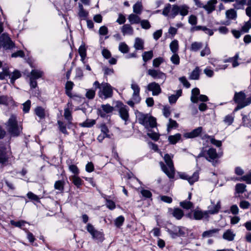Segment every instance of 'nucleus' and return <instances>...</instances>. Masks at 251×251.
Segmentation results:
<instances>
[{"label":"nucleus","mask_w":251,"mask_h":251,"mask_svg":"<svg viewBox=\"0 0 251 251\" xmlns=\"http://www.w3.org/2000/svg\"><path fill=\"white\" fill-rule=\"evenodd\" d=\"M189 9V7L185 4L180 5L174 4L172 6L168 3L163 9L162 14L165 16H169L171 18H174L178 14L184 17L188 15Z\"/></svg>","instance_id":"1"},{"label":"nucleus","mask_w":251,"mask_h":251,"mask_svg":"<svg viewBox=\"0 0 251 251\" xmlns=\"http://www.w3.org/2000/svg\"><path fill=\"white\" fill-rule=\"evenodd\" d=\"M172 158L173 156H171L169 154H166L164 156V161L168 167L162 162L159 163L162 170L170 178H174L175 176V168Z\"/></svg>","instance_id":"2"},{"label":"nucleus","mask_w":251,"mask_h":251,"mask_svg":"<svg viewBox=\"0 0 251 251\" xmlns=\"http://www.w3.org/2000/svg\"><path fill=\"white\" fill-rule=\"evenodd\" d=\"M234 100L237 104L235 111L241 109L251 103V96L246 98V94L242 91L236 92L234 96Z\"/></svg>","instance_id":"3"},{"label":"nucleus","mask_w":251,"mask_h":251,"mask_svg":"<svg viewBox=\"0 0 251 251\" xmlns=\"http://www.w3.org/2000/svg\"><path fill=\"white\" fill-rule=\"evenodd\" d=\"M7 129L8 132L13 136H19L22 132V127L18 126L16 118L15 116H11L7 122Z\"/></svg>","instance_id":"4"},{"label":"nucleus","mask_w":251,"mask_h":251,"mask_svg":"<svg viewBox=\"0 0 251 251\" xmlns=\"http://www.w3.org/2000/svg\"><path fill=\"white\" fill-rule=\"evenodd\" d=\"M3 31L2 24L0 23V34ZM3 47L5 49H12L14 47V43L6 33H3L0 36V48Z\"/></svg>","instance_id":"5"},{"label":"nucleus","mask_w":251,"mask_h":251,"mask_svg":"<svg viewBox=\"0 0 251 251\" xmlns=\"http://www.w3.org/2000/svg\"><path fill=\"white\" fill-rule=\"evenodd\" d=\"M98 94L102 99L105 100L110 98L113 95L112 87L107 83H102L101 84V89Z\"/></svg>","instance_id":"6"},{"label":"nucleus","mask_w":251,"mask_h":251,"mask_svg":"<svg viewBox=\"0 0 251 251\" xmlns=\"http://www.w3.org/2000/svg\"><path fill=\"white\" fill-rule=\"evenodd\" d=\"M44 75V72L40 70H32L28 75L29 78L30 86L31 88H35L37 86L36 79L41 78Z\"/></svg>","instance_id":"7"},{"label":"nucleus","mask_w":251,"mask_h":251,"mask_svg":"<svg viewBox=\"0 0 251 251\" xmlns=\"http://www.w3.org/2000/svg\"><path fill=\"white\" fill-rule=\"evenodd\" d=\"M87 231L91 234L93 239L102 242L104 240V234L101 231L95 229L94 226L88 223L86 226Z\"/></svg>","instance_id":"8"},{"label":"nucleus","mask_w":251,"mask_h":251,"mask_svg":"<svg viewBox=\"0 0 251 251\" xmlns=\"http://www.w3.org/2000/svg\"><path fill=\"white\" fill-rule=\"evenodd\" d=\"M185 228L182 226H173L167 228V232L172 238H176L178 237L184 236L185 234Z\"/></svg>","instance_id":"9"},{"label":"nucleus","mask_w":251,"mask_h":251,"mask_svg":"<svg viewBox=\"0 0 251 251\" xmlns=\"http://www.w3.org/2000/svg\"><path fill=\"white\" fill-rule=\"evenodd\" d=\"M204 157L209 161L212 162L218 157L216 149L210 148L207 151L202 150L199 153L198 157Z\"/></svg>","instance_id":"10"},{"label":"nucleus","mask_w":251,"mask_h":251,"mask_svg":"<svg viewBox=\"0 0 251 251\" xmlns=\"http://www.w3.org/2000/svg\"><path fill=\"white\" fill-rule=\"evenodd\" d=\"M178 175L179 178L187 180L190 185H193L194 183L198 180L199 178V174L197 171L194 173L192 176H189L186 173L182 172H178Z\"/></svg>","instance_id":"11"},{"label":"nucleus","mask_w":251,"mask_h":251,"mask_svg":"<svg viewBox=\"0 0 251 251\" xmlns=\"http://www.w3.org/2000/svg\"><path fill=\"white\" fill-rule=\"evenodd\" d=\"M147 74L154 79H160L162 80L163 82L165 81L166 78V75L164 73L157 70L149 69Z\"/></svg>","instance_id":"12"},{"label":"nucleus","mask_w":251,"mask_h":251,"mask_svg":"<svg viewBox=\"0 0 251 251\" xmlns=\"http://www.w3.org/2000/svg\"><path fill=\"white\" fill-rule=\"evenodd\" d=\"M117 106L119 108V112L121 118L125 121L128 119V108L121 102H118Z\"/></svg>","instance_id":"13"},{"label":"nucleus","mask_w":251,"mask_h":251,"mask_svg":"<svg viewBox=\"0 0 251 251\" xmlns=\"http://www.w3.org/2000/svg\"><path fill=\"white\" fill-rule=\"evenodd\" d=\"M131 88L133 91L132 96V100L136 103H139L141 100L139 96L140 88L139 85L133 81L131 84Z\"/></svg>","instance_id":"14"},{"label":"nucleus","mask_w":251,"mask_h":251,"mask_svg":"<svg viewBox=\"0 0 251 251\" xmlns=\"http://www.w3.org/2000/svg\"><path fill=\"white\" fill-rule=\"evenodd\" d=\"M147 89L149 91H152L153 96H157L161 92L160 85L155 82L149 83L147 86Z\"/></svg>","instance_id":"15"},{"label":"nucleus","mask_w":251,"mask_h":251,"mask_svg":"<svg viewBox=\"0 0 251 251\" xmlns=\"http://www.w3.org/2000/svg\"><path fill=\"white\" fill-rule=\"evenodd\" d=\"M221 208L220 201H218L215 204L214 202H211V204L208 207V210H206L208 215L217 214Z\"/></svg>","instance_id":"16"},{"label":"nucleus","mask_w":251,"mask_h":251,"mask_svg":"<svg viewBox=\"0 0 251 251\" xmlns=\"http://www.w3.org/2000/svg\"><path fill=\"white\" fill-rule=\"evenodd\" d=\"M194 219L196 220H201L202 218H207L209 216L206 211H202L199 209H195L193 212Z\"/></svg>","instance_id":"17"},{"label":"nucleus","mask_w":251,"mask_h":251,"mask_svg":"<svg viewBox=\"0 0 251 251\" xmlns=\"http://www.w3.org/2000/svg\"><path fill=\"white\" fill-rule=\"evenodd\" d=\"M202 127H198L190 132L186 133L184 136L186 138H193L198 137L202 132Z\"/></svg>","instance_id":"18"},{"label":"nucleus","mask_w":251,"mask_h":251,"mask_svg":"<svg viewBox=\"0 0 251 251\" xmlns=\"http://www.w3.org/2000/svg\"><path fill=\"white\" fill-rule=\"evenodd\" d=\"M217 3V0H210L207 2V3L204 5L201 4V7H203L205 9L208 13H210L215 10V5Z\"/></svg>","instance_id":"19"},{"label":"nucleus","mask_w":251,"mask_h":251,"mask_svg":"<svg viewBox=\"0 0 251 251\" xmlns=\"http://www.w3.org/2000/svg\"><path fill=\"white\" fill-rule=\"evenodd\" d=\"M72 103L68 102L67 104V107L64 109V116L65 119L67 120L69 123H71L72 120Z\"/></svg>","instance_id":"20"},{"label":"nucleus","mask_w":251,"mask_h":251,"mask_svg":"<svg viewBox=\"0 0 251 251\" xmlns=\"http://www.w3.org/2000/svg\"><path fill=\"white\" fill-rule=\"evenodd\" d=\"M10 154L4 148H0V163L4 164L8 161Z\"/></svg>","instance_id":"21"},{"label":"nucleus","mask_w":251,"mask_h":251,"mask_svg":"<svg viewBox=\"0 0 251 251\" xmlns=\"http://www.w3.org/2000/svg\"><path fill=\"white\" fill-rule=\"evenodd\" d=\"M150 117L147 114L139 113L138 116V122L140 124L147 127L148 126V121Z\"/></svg>","instance_id":"22"},{"label":"nucleus","mask_w":251,"mask_h":251,"mask_svg":"<svg viewBox=\"0 0 251 251\" xmlns=\"http://www.w3.org/2000/svg\"><path fill=\"white\" fill-rule=\"evenodd\" d=\"M133 31L132 27L129 24L124 25L121 27V31L124 35H132L133 34Z\"/></svg>","instance_id":"23"},{"label":"nucleus","mask_w":251,"mask_h":251,"mask_svg":"<svg viewBox=\"0 0 251 251\" xmlns=\"http://www.w3.org/2000/svg\"><path fill=\"white\" fill-rule=\"evenodd\" d=\"M200 95V90L198 88L193 89L191 91V101L193 103H197Z\"/></svg>","instance_id":"24"},{"label":"nucleus","mask_w":251,"mask_h":251,"mask_svg":"<svg viewBox=\"0 0 251 251\" xmlns=\"http://www.w3.org/2000/svg\"><path fill=\"white\" fill-rule=\"evenodd\" d=\"M219 231V229L217 228H213L208 230L204 231L202 234V237L203 238H209L213 237L216 234H218Z\"/></svg>","instance_id":"25"},{"label":"nucleus","mask_w":251,"mask_h":251,"mask_svg":"<svg viewBox=\"0 0 251 251\" xmlns=\"http://www.w3.org/2000/svg\"><path fill=\"white\" fill-rule=\"evenodd\" d=\"M139 14H131L128 17L129 22L131 24H138L141 22V18L138 16Z\"/></svg>","instance_id":"26"},{"label":"nucleus","mask_w":251,"mask_h":251,"mask_svg":"<svg viewBox=\"0 0 251 251\" xmlns=\"http://www.w3.org/2000/svg\"><path fill=\"white\" fill-rule=\"evenodd\" d=\"M74 86V83L71 81H67L65 84V93L69 97L72 98L73 97L71 91Z\"/></svg>","instance_id":"27"},{"label":"nucleus","mask_w":251,"mask_h":251,"mask_svg":"<svg viewBox=\"0 0 251 251\" xmlns=\"http://www.w3.org/2000/svg\"><path fill=\"white\" fill-rule=\"evenodd\" d=\"M35 114L40 119H43L45 118L46 112L44 108L41 106H38L34 109Z\"/></svg>","instance_id":"28"},{"label":"nucleus","mask_w":251,"mask_h":251,"mask_svg":"<svg viewBox=\"0 0 251 251\" xmlns=\"http://www.w3.org/2000/svg\"><path fill=\"white\" fill-rule=\"evenodd\" d=\"M22 75L21 72L18 70H15L12 73H10L9 78L10 79V82L12 84H14L15 80L19 78Z\"/></svg>","instance_id":"29"},{"label":"nucleus","mask_w":251,"mask_h":251,"mask_svg":"<svg viewBox=\"0 0 251 251\" xmlns=\"http://www.w3.org/2000/svg\"><path fill=\"white\" fill-rule=\"evenodd\" d=\"M201 70L199 67H196L192 72L189 75V79L192 80H198L199 79Z\"/></svg>","instance_id":"30"},{"label":"nucleus","mask_w":251,"mask_h":251,"mask_svg":"<svg viewBox=\"0 0 251 251\" xmlns=\"http://www.w3.org/2000/svg\"><path fill=\"white\" fill-rule=\"evenodd\" d=\"M235 234L233 233V232L228 229L223 234V237L224 239L226 240L227 241H233L234 239Z\"/></svg>","instance_id":"31"},{"label":"nucleus","mask_w":251,"mask_h":251,"mask_svg":"<svg viewBox=\"0 0 251 251\" xmlns=\"http://www.w3.org/2000/svg\"><path fill=\"white\" fill-rule=\"evenodd\" d=\"M182 94V90H178L176 91V95H172L169 97V101L171 104L175 103L178 98L181 96Z\"/></svg>","instance_id":"32"},{"label":"nucleus","mask_w":251,"mask_h":251,"mask_svg":"<svg viewBox=\"0 0 251 251\" xmlns=\"http://www.w3.org/2000/svg\"><path fill=\"white\" fill-rule=\"evenodd\" d=\"M143 10V6L141 1H137L133 6V11L135 14H141Z\"/></svg>","instance_id":"33"},{"label":"nucleus","mask_w":251,"mask_h":251,"mask_svg":"<svg viewBox=\"0 0 251 251\" xmlns=\"http://www.w3.org/2000/svg\"><path fill=\"white\" fill-rule=\"evenodd\" d=\"M134 47L137 50H142L144 49V41L140 38H136Z\"/></svg>","instance_id":"34"},{"label":"nucleus","mask_w":251,"mask_h":251,"mask_svg":"<svg viewBox=\"0 0 251 251\" xmlns=\"http://www.w3.org/2000/svg\"><path fill=\"white\" fill-rule=\"evenodd\" d=\"M181 135L180 133H176L174 135L168 137V141L172 144H176L181 139Z\"/></svg>","instance_id":"35"},{"label":"nucleus","mask_w":251,"mask_h":251,"mask_svg":"<svg viewBox=\"0 0 251 251\" xmlns=\"http://www.w3.org/2000/svg\"><path fill=\"white\" fill-rule=\"evenodd\" d=\"M203 44L201 42H194L192 43L190 50L193 51H197L202 48Z\"/></svg>","instance_id":"36"},{"label":"nucleus","mask_w":251,"mask_h":251,"mask_svg":"<svg viewBox=\"0 0 251 251\" xmlns=\"http://www.w3.org/2000/svg\"><path fill=\"white\" fill-rule=\"evenodd\" d=\"M170 48L173 53H176L178 50V43L177 40H174L170 44Z\"/></svg>","instance_id":"37"},{"label":"nucleus","mask_w":251,"mask_h":251,"mask_svg":"<svg viewBox=\"0 0 251 251\" xmlns=\"http://www.w3.org/2000/svg\"><path fill=\"white\" fill-rule=\"evenodd\" d=\"M226 17L227 19L230 20H234L237 17V14L236 11L233 9H230L228 10L226 12Z\"/></svg>","instance_id":"38"},{"label":"nucleus","mask_w":251,"mask_h":251,"mask_svg":"<svg viewBox=\"0 0 251 251\" xmlns=\"http://www.w3.org/2000/svg\"><path fill=\"white\" fill-rule=\"evenodd\" d=\"M172 214L176 219L179 220L183 217L184 213L181 209L177 208L174 209Z\"/></svg>","instance_id":"39"},{"label":"nucleus","mask_w":251,"mask_h":251,"mask_svg":"<svg viewBox=\"0 0 251 251\" xmlns=\"http://www.w3.org/2000/svg\"><path fill=\"white\" fill-rule=\"evenodd\" d=\"M153 57V51L152 50L145 51L142 54L143 61L146 63L151 60Z\"/></svg>","instance_id":"40"},{"label":"nucleus","mask_w":251,"mask_h":251,"mask_svg":"<svg viewBox=\"0 0 251 251\" xmlns=\"http://www.w3.org/2000/svg\"><path fill=\"white\" fill-rule=\"evenodd\" d=\"M96 124V121L92 119H87L85 122L80 124L82 127H91Z\"/></svg>","instance_id":"41"},{"label":"nucleus","mask_w":251,"mask_h":251,"mask_svg":"<svg viewBox=\"0 0 251 251\" xmlns=\"http://www.w3.org/2000/svg\"><path fill=\"white\" fill-rule=\"evenodd\" d=\"M242 123L245 126L248 127H251V119L247 115H242Z\"/></svg>","instance_id":"42"},{"label":"nucleus","mask_w":251,"mask_h":251,"mask_svg":"<svg viewBox=\"0 0 251 251\" xmlns=\"http://www.w3.org/2000/svg\"><path fill=\"white\" fill-rule=\"evenodd\" d=\"M247 0H235V2L233 4L234 7L236 9L242 8L246 4Z\"/></svg>","instance_id":"43"},{"label":"nucleus","mask_w":251,"mask_h":251,"mask_svg":"<svg viewBox=\"0 0 251 251\" xmlns=\"http://www.w3.org/2000/svg\"><path fill=\"white\" fill-rule=\"evenodd\" d=\"M180 206L185 209H190L193 207V204L187 201H184L180 202Z\"/></svg>","instance_id":"44"},{"label":"nucleus","mask_w":251,"mask_h":251,"mask_svg":"<svg viewBox=\"0 0 251 251\" xmlns=\"http://www.w3.org/2000/svg\"><path fill=\"white\" fill-rule=\"evenodd\" d=\"M246 185L243 183H238L236 185L235 188L237 193L242 194L246 191Z\"/></svg>","instance_id":"45"},{"label":"nucleus","mask_w":251,"mask_h":251,"mask_svg":"<svg viewBox=\"0 0 251 251\" xmlns=\"http://www.w3.org/2000/svg\"><path fill=\"white\" fill-rule=\"evenodd\" d=\"M102 110L105 113H110L114 110V107L110 106L109 104H102L101 106Z\"/></svg>","instance_id":"46"},{"label":"nucleus","mask_w":251,"mask_h":251,"mask_svg":"<svg viewBox=\"0 0 251 251\" xmlns=\"http://www.w3.org/2000/svg\"><path fill=\"white\" fill-rule=\"evenodd\" d=\"M119 50L121 52L126 53L128 51L129 48L125 43L122 42L119 44Z\"/></svg>","instance_id":"47"},{"label":"nucleus","mask_w":251,"mask_h":251,"mask_svg":"<svg viewBox=\"0 0 251 251\" xmlns=\"http://www.w3.org/2000/svg\"><path fill=\"white\" fill-rule=\"evenodd\" d=\"M124 221V217L123 216H120L115 219V225L117 227H120L123 224Z\"/></svg>","instance_id":"48"},{"label":"nucleus","mask_w":251,"mask_h":251,"mask_svg":"<svg viewBox=\"0 0 251 251\" xmlns=\"http://www.w3.org/2000/svg\"><path fill=\"white\" fill-rule=\"evenodd\" d=\"M79 12L78 15L81 17H86L87 13L84 10L82 3H78Z\"/></svg>","instance_id":"49"},{"label":"nucleus","mask_w":251,"mask_h":251,"mask_svg":"<svg viewBox=\"0 0 251 251\" xmlns=\"http://www.w3.org/2000/svg\"><path fill=\"white\" fill-rule=\"evenodd\" d=\"M101 133L103 134L104 136H107L110 137L108 133L109 132L107 126L105 124H101L100 126Z\"/></svg>","instance_id":"50"},{"label":"nucleus","mask_w":251,"mask_h":251,"mask_svg":"<svg viewBox=\"0 0 251 251\" xmlns=\"http://www.w3.org/2000/svg\"><path fill=\"white\" fill-rule=\"evenodd\" d=\"M140 23L142 28L143 29H149L151 26L150 22L147 20H141Z\"/></svg>","instance_id":"51"},{"label":"nucleus","mask_w":251,"mask_h":251,"mask_svg":"<svg viewBox=\"0 0 251 251\" xmlns=\"http://www.w3.org/2000/svg\"><path fill=\"white\" fill-rule=\"evenodd\" d=\"M31 105V101L30 100H26L23 103V110L25 113H28L29 111Z\"/></svg>","instance_id":"52"},{"label":"nucleus","mask_w":251,"mask_h":251,"mask_svg":"<svg viewBox=\"0 0 251 251\" xmlns=\"http://www.w3.org/2000/svg\"><path fill=\"white\" fill-rule=\"evenodd\" d=\"M234 120V117L232 115H226L224 120V122L228 125L232 124Z\"/></svg>","instance_id":"53"},{"label":"nucleus","mask_w":251,"mask_h":251,"mask_svg":"<svg viewBox=\"0 0 251 251\" xmlns=\"http://www.w3.org/2000/svg\"><path fill=\"white\" fill-rule=\"evenodd\" d=\"M177 127H178V124L176 123V122L175 120H173L172 119H170L169 123V124L168 125V128H167L168 131H169L170 129H171L172 128H174V127L176 128Z\"/></svg>","instance_id":"54"},{"label":"nucleus","mask_w":251,"mask_h":251,"mask_svg":"<svg viewBox=\"0 0 251 251\" xmlns=\"http://www.w3.org/2000/svg\"><path fill=\"white\" fill-rule=\"evenodd\" d=\"M54 188L59 191H63L64 189L63 182L61 180L56 181L54 183Z\"/></svg>","instance_id":"55"},{"label":"nucleus","mask_w":251,"mask_h":251,"mask_svg":"<svg viewBox=\"0 0 251 251\" xmlns=\"http://www.w3.org/2000/svg\"><path fill=\"white\" fill-rule=\"evenodd\" d=\"M95 90L88 89L85 95L87 98L89 99H93L95 96Z\"/></svg>","instance_id":"56"},{"label":"nucleus","mask_w":251,"mask_h":251,"mask_svg":"<svg viewBox=\"0 0 251 251\" xmlns=\"http://www.w3.org/2000/svg\"><path fill=\"white\" fill-rule=\"evenodd\" d=\"M27 197H28V199H29L31 200L37 202L39 201L40 198L38 197V196L36 195L31 192H29L28 193H27Z\"/></svg>","instance_id":"57"},{"label":"nucleus","mask_w":251,"mask_h":251,"mask_svg":"<svg viewBox=\"0 0 251 251\" xmlns=\"http://www.w3.org/2000/svg\"><path fill=\"white\" fill-rule=\"evenodd\" d=\"M78 52L82 59H84L86 55V49L84 46L81 45L78 49Z\"/></svg>","instance_id":"58"},{"label":"nucleus","mask_w":251,"mask_h":251,"mask_svg":"<svg viewBox=\"0 0 251 251\" xmlns=\"http://www.w3.org/2000/svg\"><path fill=\"white\" fill-rule=\"evenodd\" d=\"M241 180L246 181L248 184H251V171L248 174L243 176Z\"/></svg>","instance_id":"59"},{"label":"nucleus","mask_w":251,"mask_h":251,"mask_svg":"<svg viewBox=\"0 0 251 251\" xmlns=\"http://www.w3.org/2000/svg\"><path fill=\"white\" fill-rule=\"evenodd\" d=\"M251 28V20H249L247 22H246L244 25L242 26V30L244 32H248Z\"/></svg>","instance_id":"60"},{"label":"nucleus","mask_w":251,"mask_h":251,"mask_svg":"<svg viewBox=\"0 0 251 251\" xmlns=\"http://www.w3.org/2000/svg\"><path fill=\"white\" fill-rule=\"evenodd\" d=\"M171 61L175 65H178L179 64V57L177 54L174 53L171 57Z\"/></svg>","instance_id":"61"},{"label":"nucleus","mask_w":251,"mask_h":251,"mask_svg":"<svg viewBox=\"0 0 251 251\" xmlns=\"http://www.w3.org/2000/svg\"><path fill=\"white\" fill-rule=\"evenodd\" d=\"M188 23L192 25H196L197 24V17L194 15H190L188 19Z\"/></svg>","instance_id":"62"},{"label":"nucleus","mask_w":251,"mask_h":251,"mask_svg":"<svg viewBox=\"0 0 251 251\" xmlns=\"http://www.w3.org/2000/svg\"><path fill=\"white\" fill-rule=\"evenodd\" d=\"M163 62V59L161 57L155 58L153 60L152 65L154 67H158Z\"/></svg>","instance_id":"63"},{"label":"nucleus","mask_w":251,"mask_h":251,"mask_svg":"<svg viewBox=\"0 0 251 251\" xmlns=\"http://www.w3.org/2000/svg\"><path fill=\"white\" fill-rule=\"evenodd\" d=\"M179 80L182 83L184 87L188 88L190 87V84L185 76H182L179 78Z\"/></svg>","instance_id":"64"}]
</instances>
